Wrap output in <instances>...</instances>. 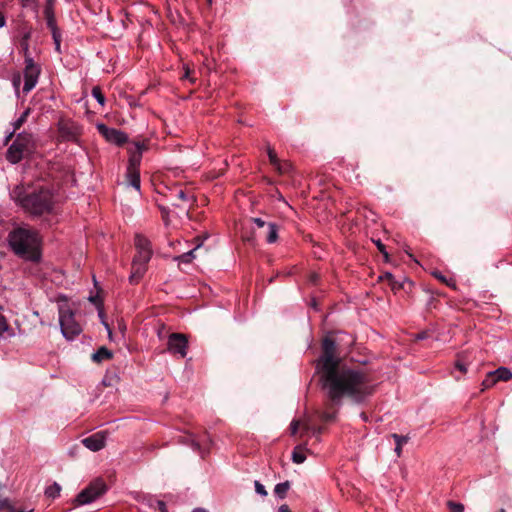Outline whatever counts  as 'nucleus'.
Returning a JSON list of instances; mask_svg holds the SVG:
<instances>
[{
    "label": "nucleus",
    "mask_w": 512,
    "mask_h": 512,
    "mask_svg": "<svg viewBox=\"0 0 512 512\" xmlns=\"http://www.w3.org/2000/svg\"><path fill=\"white\" fill-rule=\"evenodd\" d=\"M455 368L458 369L462 373H466L467 372V366L463 362H461L460 360H457L455 362Z\"/></svg>",
    "instance_id": "obj_37"
},
{
    "label": "nucleus",
    "mask_w": 512,
    "mask_h": 512,
    "mask_svg": "<svg viewBox=\"0 0 512 512\" xmlns=\"http://www.w3.org/2000/svg\"><path fill=\"white\" fill-rule=\"evenodd\" d=\"M58 129L61 136L66 140H75L80 134L79 127L70 121H60Z\"/></svg>",
    "instance_id": "obj_14"
},
{
    "label": "nucleus",
    "mask_w": 512,
    "mask_h": 512,
    "mask_svg": "<svg viewBox=\"0 0 512 512\" xmlns=\"http://www.w3.org/2000/svg\"><path fill=\"white\" fill-rule=\"evenodd\" d=\"M97 129L99 133L109 142L121 145L127 141V136L124 132L110 128L105 124H98Z\"/></svg>",
    "instance_id": "obj_12"
},
{
    "label": "nucleus",
    "mask_w": 512,
    "mask_h": 512,
    "mask_svg": "<svg viewBox=\"0 0 512 512\" xmlns=\"http://www.w3.org/2000/svg\"><path fill=\"white\" fill-rule=\"evenodd\" d=\"M106 491V483L101 478H97L90 482V484L77 495L74 503L76 506L90 504L104 495Z\"/></svg>",
    "instance_id": "obj_6"
},
{
    "label": "nucleus",
    "mask_w": 512,
    "mask_h": 512,
    "mask_svg": "<svg viewBox=\"0 0 512 512\" xmlns=\"http://www.w3.org/2000/svg\"><path fill=\"white\" fill-rule=\"evenodd\" d=\"M54 2H55V0H47L46 1V5L44 8V15H45V19L47 22V26L52 31V36H53L54 42L56 44V49L59 50L60 34H59L57 26H56V20H55L54 9H53Z\"/></svg>",
    "instance_id": "obj_10"
},
{
    "label": "nucleus",
    "mask_w": 512,
    "mask_h": 512,
    "mask_svg": "<svg viewBox=\"0 0 512 512\" xmlns=\"http://www.w3.org/2000/svg\"><path fill=\"white\" fill-rule=\"evenodd\" d=\"M498 512H505V510L504 509H500Z\"/></svg>",
    "instance_id": "obj_59"
},
{
    "label": "nucleus",
    "mask_w": 512,
    "mask_h": 512,
    "mask_svg": "<svg viewBox=\"0 0 512 512\" xmlns=\"http://www.w3.org/2000/svg\"><path fill=\"white\" fill-rule=\"evenodd\" d=\"M178 197H179L180 199H182V200H186V199H187V196H186V194H185V192H184L183 190H180V191L178 192Z\"/></svg>",
    "instance_id": "obj_50"
},
{
    "label": "nucleus",
    "mask_w": 512,
    "mask_h": 512,
    "mask_svg": "<svg viewBox=\"0 0 512 512\" xmlns=\"http://www.w3.org/2000/svg\"><path fill=\"white\" fill-rule=\"evenodd\" d=\"M147 263L148 262H142L141 260L133 258L132 272L129 277L131 283H136L143 277L146 272Z\"/></svg>",
    "instance_id": "obj_16"
},
{
    "label": "nucleus",
    "mask_w": 512,
    "mask_h": 512,
    "mask_svg": "<svg viewBox=\"0 0 512 512\" xmlns=\"http://www.w3.org/2000/svg\"><path fill=\"white\" fill-rule=\"evenodd\" d=\"M30 114V109H26L20 117L13 122V129L14 131H17L20 129V127L26 122L28 115Z\"/></svg>",
    "instance_id": "obj_28"
},
{
    "label": "nucleus",
    "mask_w": 512,
    "mask_h": 512,
    "mask_svg": "<svg viewBox=\"0 0 512 512\" xmlns=\"http://www.w3.org/2000/svg\"><path fill=\"white\" fill-rule=\"evenodd\" d=\"M60 491H61V486L55 482L46 488L45 495L48 498L55 499L56 497H58L60 495Z\"/></svg>",
    "instance_id": "obj_26"
},
{
    "label": "nucleus",
    "mask_w": 512,
    "mask_h": 512,
    "mask_svg": "<svg viewBox=\"0 0 512 512\" xmlns=\"http://www.w3.org/2000/svg\"><path fill=\"white\" fill-rule=\"evenodd\" d=\"M254 486H255L256 493H258L259 495H261L263 497L267 496V491H266L264 485H262L259 481H255Z\"/></svg>",
    "instance_id": "obj_32"
},
{
    "label": "nucleus",
    "mask_w": 512,
    "mask_h": 512,
    "mask_svg": "<svg viewBox=\"0 0 512 512\" xmlns=\"http://www.w3.org/2000/svg\"><path fill=\"white\" fill-rule=\"evenodd\" d=\"M322 352V356L318 362L320 373L340 365V361L336 357V344L332 338L326 337L323 340Z\"/></svg>",
    "instance_id": "obj_7"
},
{
    "label": "nucleus",
    "mask_w": 512,
    "mask_h": 512,
    "mask_svg": "<svg viewBox=\"0 0 512 512\" xmlns=\"http://www.w3.org/2000/svg\"><path fill=\"white\" fill-rule=\"evenodd\" d=\"M190 72H191L190 69L187 67L185 69V73L183 75V78L184 79H189L191 82H194V79L190 78Z\"/></svg>",
    "instance_id": "obj_45"
},
{
    "label": "nucleus",
    "mask_w": 512,
    "mask_h": 512,
    "mask_svg": "<svg viewBox=\"0 0 512 512\" xmlns=\"http://www.w3.org/2000/svg\"><path fill=\"white\" fill-rule=\"evenodd\" d=\"M316 280H317V276L313 275L312 278H311V281L315 282Z\"/></svg>",
    "instance_id": "obj_58"
},
{
    "label": "nucleus",
    "mask_w": 512,
    "mask_h": 512,
    "mask_svg": "<svg viewBox=\"0 0 512 512\" xmlns=\"http://www.w3.org/2000/svg\"><path fill=\"white\" fill-rule=\"evenodd\" d=\"M30 37V33H26L23 37V41H22V45L24 46V48L27 50L28 49V44H27V40L28 38Z\"/></svg>",
    "instance_id": "obj_44"
},
{
    "label": "nucleus",
    "mask_w": 512,
    "mask_h": 512,
    "mask_svg": "<svg viewBox=\"0 0 512 512\" xmlns=\"http://www.w3.org/2000/svg\"><path fill=\"white\" fill-rule=\"evenodd\" d=\"M36 0H21L23 7L32 6Z\"/></svg>",
    "instance_id": "obj_43"
},
{
    "label": "nucleus",
    "mask_w": 512,
    "mask_h": 512,
    "mask_svg": "<svg viewBox=\"0 0 512 512\" xmlns=\"http://www.w3.org/2000/svg\"><path fill=\"white\" fill-rule=\"evenodd\" d=\"M268 157H269V160H270V163L279 171V172H283L285 171L286 169L282 168L281 166V162L280 160L278 159L275 151L268 147Z\"/></svg>",
    "instance_id": "obj_24"
},
{
    "label": "nucleus",
    "mask_w": 512,
    "mask_h": 512,
    "mask_svg": "<svg viewBox=\"0 0 512 512\" xmlns=\"http://www.w3.org/2000/svg\"><path fill=\"white\" fill-rule=\"evenodd\" d=\"M292 460L296 464H301L306 460V450L302 445H298L294 448Z\"/></svg>",
    "instance_id": "obj_22"
},
{
    "label": "nucleus",
    "mask_w": 512,
    "mask_h": 512,
    "mask_svg": "<svg viewBox=\"0 0 512 512\" xmlns=\"http://www.w3.org/2000/svg\"><path fill=\"white\" fill-rule=\"evenodd\" d=\"M375 244L379 251L387 258L388 253L386 252L385 245L380 240L375 241Z\"/></svg>",
    "instance_id": "obj_36"
},
{
    "label": "nucleus",
    "mask_w": 512,
    "mask_h": 512,
    "mask_svg": "<svg viewBox=\"0 0 512 512\" xmlns=\"http://www.w3.org/2000/svg\"><path fill=\"white\" fill-rule=\"evenodd\" d=\"M281 166H282V168L286 169V170H285V171H283L282 173H287V172L291 169V165H290V163H288V162L281 163Z\"/></svg>",
    "instance_id": "obj_48"
},
{
    "label": "nucleus",
    "mask_w": 512,
    "mask_h": 512,
    "mask_svg": "<svg viewBox=\"0 0 512 512\" xmlns=\"http://www.w3.org/2000/svg\"><path fill=\"white\" fill-rule=\"evenodd\" d=\"M389 285L391 286L392 290H399L402 287V285L399 282L395 281V279L390 281Z\"/></svg>",
    "instance_id": "obj_38"
},
{
    "label": "nucleus",
    "mask_w": 512,
    "mask_h": 512,
    "mask_svg": "<svg viewBox=\"0 0 512 512\" xmlns=\"http://www.w3.org/2000/svg\"><path fill=\"white\" fill-rule=\"evenodd\" d=\"M391 437L395 441V453L398 457L401 456L402 453V445L406 444L409 440L408 436L399 435V434H392Z\"/></svg>",
    "instance_id": "obj_21"
},
{
    "label": "nucleus",
    "mask_w": 512,
    "mask_h": 512,
    "mask_svg": "<svg viewBox=\"0 0 512 512\" xmlns=\"http://www.w3.org/2000/svg\"><path fill=\"white\" fill-rule=\"evenodd\" d=\"M322 419H323L324 421H331V420H333V419H334V414H331V413H328V412H324V413L322 414Z\"/></svg>",
    "instance_id": "obj_41"
},
{
    "label": "nucleus",
    "mask_w": 512,
    "mask_h": 512,
    "mask_svg": "<svg viewBox=\"0 0 512 512\" xmlns=\"http://www.w3.org/2000/svg\"><path fill=\"white\" fill-rule=\"evenodd\" d=\"M35 140L32 134L27 132L19 133L10 145L6 153V159L12 163H19L24 157L33 153Z\"/></svg>",
    "instance_id": "obj_4"
},
{
    "label": "nucleus",
    "mask_w": 512,
    "mask_h": 512,
    "mask_svg": "<svg viewBox=\"0 0 512 512\" xmlns=\"http://www.w3.org/2000/svg\"><path fill=\"white\" fill-rule=\"evenodd\" d=\"M104 325H105V327H106V329H107V331H108L109 338H111V336H112V331H111V329H110L109 325H108L107 323H104Z\"/></svg>",
    "instance_id": "obj_55"
},
{
    "label": "nucleus",
    "mask_w": 512,
    "mask_h": 512,
    "mask_svg": "<svg viewBox=\"0 0 512 512\" xmlns=\"http://www.w3.org/2000/svg\"><path fill=\"white\" fill-rule=\"evenodd\" d=\"M10 512H32V509H22V510L10 509Z\"/></svg>",
    "instance_id": "obj_53"
},
{
    "label": "nucleus",
    "mask_w": 512,
    "mask_h": 512,
    "mask_svg": "<svg viewBox=\"0 0 512 512\" xmlns=\"http://www.w3.org/2000/svg\"><path fill=\"white\" fill-rule=\"evenodd\" d=\"M112 358V352L108 350L106 347L99 348L93 355L92 360L100 363L102 361L108 360Z\"/></svg>",
    "instance_id": "obj_20"
},
{
    "label": "nucleus",
    "mask_w": 512,
    "mask_h": 512,
    "mask_svg": "<svg viewBox=\"0 0 512 512\" xmlns=\"http://www.w3.org/2000/svg\"><path fill=\"white\" fill-rule=\"evenodd\" d=\"M157 506H158L160 512L168 511L165 502L162 500L157 501Z\"/></svg>",
    "instance_id": "obj_40"
},
{
    "label": "nucleus",
    "mask_w": 512,
    "mask_h": 512,
    "mask_svg": "<svg viewBox=\"0 0 512 512\" xmlns=\"http://www.w3.org/2000/svg\"><path fill=\"white\" fill-rule=\"evenodd\" d=\"M321 381L334 405H340L344 398L361 403L373 392L367 374L341 365L322 372Z\"/></svg>",
    "instance_id": "obj_1"
},
{
    "label": "nucleus",
    "mask_w": 512,
    "mask_h": 512,
    "mask_svg": "<svg viewBox=\"0 0 512 512\" xmlns=\"http://www.w3.org/2000/svg\"><path fill=\"white\" fill-rule=\"evenodd\" d=\"M190 445L194 450H198L200 448L199 443L191 436H190Z\"/></svg>",
    "instance_id": "obj_42"
},
{
    "label": "nucleus",
    "mask_w": 512,
    "mask_h": 512,
    "mask_svg": "<svg viewBox=\"0 0 512 512\" xmlns=\"http://www.w3.org/2000/svg\"><path fill=\"white\" fill-rule=\"evenodd\" d=\"M380 279L381 280H387L388 283H389L390 281H392L394 279V276L391 273L386 272L382 276H380Z\"/></svg>",
    "instance_id": "obj_39"
},
{
    "label": "nucleus",
    "mask_w": 512,
    "mask_h": 512,
    "mask_svg": "<svg viewBox=\"0 0 512 512\" xmlns=\"http://www.w3.org/2000/svg\"><path fill=\"white\" fill-rule=\"evenodd\" d=\"M416 338H417L418 340H422V339H424V338H425V333H420V334H418Z\"/></svg>",
    "instance_id": "obj_56"
},
{
    "label": "nucleus",
    "mask_w": 512,
    "mask_h": 512,
    "mask_svg": "<svg viewBox=\"0 0 512 512\" xmlns=\"http://www.w3.org/2000/svg\"><path fill=\"white\" fill-rule=\"evenodd\" d=\"M494 374V378L498 381H509L512 379V372L507 367H499L496 370L492 371Z\"/></svg>",
    "instance_id": "obj_18"
},
{
    "label": "nucleus",
    "mask_w": 512,
    "mask_h": 512,
    "mask_svg": "<svg viewBox=\"0 0 512 512\" xmlns=\"http://www.w3.org/2000/svg\"><path fill=\"white\" fill-rule=\"evenodd\" d=\"M20 84V76L18 75L16 78L13 79V85L17 88Z\"/></svg>",
    "instance_id": "obj_51"
},
{
    "label": "nucleus",
    "mask_w": 512,
    "mask_h": 512,
    "mask_svg": "<svg viewBox=\"0 0 512 512\" xmlns=\"http://www.w3.org/2000/svg\"><path fill=\"white\" fill-rule=\"evenodd\" d=\"M148 149L146 142H134L133 143V149H129L130 157L128 161L127 169H135L139 170L141 160H142V153L143 151H146Z\"/></svg>",
    "instance_id": "obj_13"
},
{
    "label": "nucleus",
    "mask_w": 512,
    "mask_h": 512,
    "mask_svg": "<svg viewBox=\"0 0 512 512\" xmlns=\"http://www.w3.org/2000/svg\"><path fill=\"white\" fill-rule=\"evenodd\" d=\"M432 275H433L436 279L440 280L442 283H445V284H446V285H448V286H450V285H451V284H450V282H449V280L447 279V277H446V276H444L441 272H439V271H433V272H432Z\"/></svg>",
    "instance_id": "obj_33"
},
{
    "label": "nucleus",
    "mask_w": 512,
    "mask_h": 512,
    "mask_svg": "<svg viewBox=\"0 0 512 512\" xmlns=\"http://www.w3.org/2000/svg\"><path fill=\"white\" fill-rule=\"evenodd\" d=\"M137 254L134 258L142 262H149L152 256L150 241L142 234H136L134 239Z\"/></svg>",
    "instance_id": "obj_9"
},
{
    "label": "nucleus",
    "mask_w": 512,
    "mask_h": 512,
    "mask_svg": "<svg viewBox=\"0 0 512 512\" xmlns=\"http://www.w3.org/2000/svg\"><path fill=\"white\" fill-rule=\"evenodd\" d=\"M266 241L270 244L275 243L278 239V226L273 223L269 222L267 224V232H266Z\"/></svg>",
    "instance_id": "obj_19"
},
{
    "label": "nucleus",
    "mask_w": 512,
    "mask_h": 512,
    "mask_svg": "<svg viewBox=\"0 0 512 512\" xmlns=\"http://www.w3.org/2000/svg\"><path fill=\"white\" fill-rule=\"evenodd\" d=\"M8 242L19 257L31 262L40 260L41 238L36 230L29 227L15 228L9 233Z\"/></svg>",
    "instance_id": "obj_2"
},
{
    "label": "nucleus",
    "mask_w": 512,
    "mask_h": 512,
    "mask_svg": "<svg viewBox=\"0 0 512 512\" xmlns=\"http://www.w3.org/2000/svg\"><path fill=\"white\" fill-rule=\"evenodd\" d=\"M168 350L184 358L187 354L188 341L183 334L172 333L168 338Z\"/></svg>",
    "instance_id": "obj_11"
},
{
    "label": "nucleus",
    "mask_w": 512,
    "mask_h": 512,
    "mask_svg": "<svg viewBox=\"0 0 512 512\" xmlns=\"http://www.w3.org/2000/svg\"><path fill=\"white\" fill-rule=\"evenodd\" d=\"M278 512H292L288 505L283 504L279 507Z\"/></svg>",
    "instance_id": "obj_46"
},
{
    "label": "nucleus",
    "mask_w": 512,
    "mask_h": 512,
    "mask_svg": "<svg viewBox=\"0 0 512 512\" xmlns=\"http://www.w3.org/2000/svg\"><path fill=\"white\" fill-rule=\"evenodd\" d=\"M447 505H448L450 512H463L464 511V505L461 503L448 501Z\"/></svg>",
    "instance_id": "obj_31"
},
{
    "label": "nucleus",
    "mask_w": 512,
    "mask_h": 512,
    "mask_svg": "<svg viewBox=\"0 0 512 512\" xmlns=\"http://www.w3.org/2000/svg\"><path fill=\"white\" fill-rule=\"evenodd\" d=\"M299 426H300V422L298 420H293L290 424V430H291V434L292 435H295L299 429Z\"/></svg>",
    "instance_id": "obj_34"
},
{
    "label": "nucleus",
    "mask_w": 512,
    "mask_h": 512,
    "mask_svg": "<svg viewBox=\"0 0 512 512\" xmlns=\"http://www.w3.org/2000/svg\"><path fill=\"white\" fill-rule=\"evenodd\" d=\"M25 64L23 92L28 93L36 86L40 69L31 58L26 59Z\"/></svg>",
    "instance_id": "obj_8"
},
{
    "label": "nucleus",
    "mask_w": 512,
    "mask_h": 512,
    "mask_svg": "<svg viewBox=\"0 0 512 512\" xmlns=\"http://www.w3.org/2000/svg\"><path fill=\"white\" fill-rule=\"evenodd\" d=\"M83 445L93 452H97L104 448L105 437L102 433H95L82 440Z\"/></svg>",
    "instance_id": "obj_15"
},
{
    "label": "nucleus",
    "mask_w": 512,
    "mask_h": 512,
    "mask_svg": "<svg viewBox=\"0 0 512 512\" xmlns=\"http://www.w3.org/2000/svg\"><path fill=\"white\" fill-rule=\"evenodd\" d=\"M10 196L17 205L32 215L50 213L54 208V195L49 189L26 193L23 187L16 186Z\"/></svg>",
    "instance_id": "obj_3"
},
{
    "label": "nucleus",
    "mask_w": 512,
    "mask_h": 512,
    "mask_svg": "<svg viewBox=\"0 0 512 512\" xmlns=\"http://www.w3.org/2000/svg\"><path fill=\"white\" fill-rule=\"evenodd\" d=\"M361 417H362V419H363L364 421H366V420H367V416H366L364 413H362V414H361Z\"/></svg>",
    "instance_id": "obj_57"
},
{
    "label": "nucleus",
    "mask_w": 512,
    "mask_h": 512,
    "mask_svg": "<svg viewBox=\"0 0 512 512\" xmlns=\"http://www.w3.org/2000/svg\"><path fill=\"white\" fill-rule=\"evenodd\" d=\"M212 0H208V2H211Z\"/></svg>",
    "instance_id": "obj_60"
},
{
    "label": "nucleus",
    "mask_w": 512,
    "mask_h": 512,
    "mask_svg": "<svg viewBox=\"0 0 512 512\" xmlns=\"http://www.w3.org/2000/svg\"><path fill=\"white\" fill-rule=\"evenodd\" d=\"M126 179L130 186L135 188L137 191L140 190V172L135 169H127Z\"/></svg>",
    "instance_id": "obj_17"
},
{
    "label": "nucleus",
    "mask_w": 512,
    "mask_h": 512,
    "mask_svg": "<svg viewBox=\"0 0 512 512\" xmlns=\"http://www.w3.org/2000/svg\"><path fill=\"white\" fill-rule=\"evenodd\" d=\"M289 489H290V482L289 481H285V482H282V483H278L275 486L274 493H275V495L278 498L284 499L286 497V494H287Z\"/></svg>",
    "instance_id": "obj_23"
},
{
    "label": "nucleus",
    "mask_w": 512,
    "mask_h": 512,
    "mask_svg": "<svg viewBox=\"0 0 512 512\" xmlns=\"http://www.w3.org/2000/svg\"><path fill=\"white\" fill-rule=\"evenodd\" d=\"M9 325L2 313V309L0 308V338L2 337L3 333L8 331Z\"/></svg>",
    "instance_id": "obj_30"
},
{
    "label": "nucleus",
    "mask_w": 512,
    "mask_h": 512,
    "mask_svg": "<svg viewBox=\"0 0 512 512\" xmlns=\"http://www.w3.org/2000/svg\"><path fill=\"white\" fill-rule=\"evenodd\" d=\"M192 512H209L208 510H206L205 508H195L192 510Z\"/></svg>",
    "instance_id": "obj_54"
},
{
    "label": "nucleus",
    "mask_w": 512,
    "mask_h": 512,
    "mask_svg": "<svg viewBox=\"0 0 512 512\" xmlns=\"http://www.w3.org/2000/svg\"><path fill=\"white\" fill-rule=\"evenodd\" d=\"M199 247H200V244L197 245L194 249L175 257V260L178 262L190 263L192 261V259L195 258L194 253Z\"/></svg>",
    "instance_id": "obj_25"
},
{
    "label": "nucleus",
    "mask_w": 512,
    "mask_h": 512,
    "mask_svg": "<svg viewBox=\"0 0 512 512\" xmlns=\"http://www.w3.org/2000/svg\"><path fill=\"white\" fill-rule=\"evenodd\" d=\"M16 131H14V129L5 137V143L7 144L11 139L12 137L14 136Z\"/></svg>",
    "instance_id": "obj_49"
},
{
    "label": "nucleus",
    "mask_w": 512,
    "mask_h": 512,
    "mask_svg": "<svg viewBox=\"0 0 512 512\" xmlns=\"http://www.w3.org/2000/svg\"><path fill=\"white\" fill-rule=\"evenodd\" d=\"M10 512H32V509H22V510L10 509Z\"/></svg>",
    "instance_id": "obj_52"
},
{
    "label": "nucleus",
    "mask_w": 512,
    "mask_h": 512,
    "mask_svg": "<svg viewBox=\"0 0 512 512\" xmlns=\"http://www.w3.org/2000/svg\"><path fill=\"white\" fill-rule=\"evenodd\" d=\"M252 221L253 223H255L257 225V227L259 228H264V227H267V222H265L263 219L259 218V217H255V218H252Z\"/></svg>",
    "instance_id": "obj_35"
},
{
    "label": "nucleus",
    "mask_w": 512,
    "mask_h": 512,
    "mask_svg": "<svg viewBox=\"0 0 512 512\" xmlns=\"http://www.w3.org/2000/svg\"><path fill=\"white\" fill-rule=\"evenodd\" d=\"M92 96L97 100V102L103 106L105 104V97L100 89V87L95 86L92 88Z\"/></svg>",
    "instance_id": "obj_29"
},
{
    "label": "nucleus",
    "mask_w": 512,
    "mask_h": 512,
    "mask_svg": "<svg viewBox=\"0 0 512 512\" xmlns=\"http://www.w3.org/2000/svg\"><path fill=\"white\" fill-rule=\"evenodd\" d=\"M59 324L62 335L67 340H73L81 332V325L75 320L74 312L69 307L59 308Z\"/></svg>",
    "instance_id": "obj_5"
},
{
    "label": "nucleus",
    "mask_w": 512,
    "mask_h": 512,
    "mask_svg": "<svg viewBox=\"0 0 512 512\" xmlns=\"http://www.w3.org/2000/svg\"><path fill=\"white\" fill-rule=\"evenodd\" d=\"M496 383L497 380L494 378V374H492V371L487 373L485 379L481 383L482 391L493 387Z\"/></svg>",
    "instance_id": "obj_27"
},
{
    "label": "nucleus",
    "mask_w": 512,
    "mask_h": 512,
    "mask_svg": "<svg viewBox=\"0 0 512 512\" xmlns=\"http://www.w3.org/2000/svg\"><path fill=\"white\" fill-rule=\"evenodd\" d=\"M6 25V19L3 15V13L0 11V28L4 27Z\"/></svg>",
    "instance_id": "obj_47"
}]
</instances>
